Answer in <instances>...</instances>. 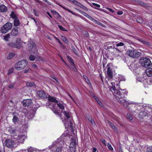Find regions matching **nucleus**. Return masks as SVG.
<instances>
[{"mask_svg":"<svg viewBox=\"0 0 152 152\" xmlns=\"http://www.w3.org/2000/svg\"><path fill=\"white\" fill-rule=\"evenodd\" d=\"M13 114L14 115V116L12 119V121L14 124H16L18 121L19 119L18 117L14 115V113H13Z\"/></svg>","mask_w":152,"mask_h":152,"instance_id":"24","label":"nucleus"},{"mask_svg":"<svg viewBox=\"0 0 152 152\" xmlns=\"http://www.w3.org/2000/svg\"><path fill=\"white\" fill-rule=\"evenodd\" d=\"M76 142L75 143H74V144L72 146V147H76Z\"/></svg>","mask_w":152,"mask_h":152,"instance_id":"61","label":"nucleus"},{"mask_svg":"<svg viewBox=\"0 0 152 152\" xmlns=\"http://www.w3.org/2000/svg\"><path fill=\"white\" fill-rule=\"evenodd\" d=\"M63 113L65 116L67 118V119H69L70 118V114L68 112L64 111L63 112ZM63 121L64 123L65 128H68L72 126V123L70 121H69V123L67 119H64V120H63Z\"/></svg>","mask_w":152,"mask_h":152,"instance_id":"6","label":"nucleus"},{"mask_svg":"<svg viewBox=\"0 0 152 152\" xmlns=\"http://www.w3.org/2000/svg\"><path fill=\"white\" fill-rule=\"evenodd\" d=\"M37 95L40 98H45L47 97V95L45 92L42 90H40L38 91L37 92Z\"/></svg>","mask_w":152,"mask_h":152,"instance_id":"16","label":"nucleus"},{"mask_svg":"<svg viewBox=\"0 0 152 152\" xmlns=\"http://www.w3.org/2000/svg\"><path fill=\"white\" fill-rule=\"evenodd\" d=\"M15 56V54L12 53H10L7 56V58L8 59H11L12 58Z\"/></svg>","mask_w":152,"mask_h":152,"instance_id":"30","label":"nucleus"},{"mask_svg":"<svg viewBox=\"0 0 152 152\" xmlns=\"http://www.w3.org/2000/svg\"><path fill=\"white\" fill-rule=\"evenodd\" d=\"M129 56L132 58H136L139 57L141 55V53L136 50H129L127 51Z\"/></svg>","mask_w":152,"mask_h":152,"instance_id":"9","label":"nucleus"},{"mask_svg":"<svg viewBox=\"0 0 152 152\" xmlns=\"http://www.w3.org/2000/svg\"><path fill=\"white\" fill-rule=\"evenodd\" d=\"M85 81H86V82L88 84H89L90 82H89V80L88 78L86 79V78H85Z\"/></svg>","mask_w":152,"mask_h":152,"instance_id":"53","label":"nucleus"},{"mask_svg":"<svg viewBox=\"0 0 152 152\" xmlns=\"http://www.w3.org/2000/svg\"><path fill=\"white\" fill-rule=\"evenodd\" d=\"M58 27L61 30L63 31H66V30L63 26L60 25H58Z\"/></svg>","mask_w":152,"mask_h":152,"instance_id":"43","label":"nucleus"},{"mask_svg":"<svg viewBox=\"0 0 152 152\" xmlns=\"http://www.w3.org/2000/svg\"><path fill=\"white\" fill-rule=\"evenodd\" d=\"M29 45H30L29 47V49L31 52L36 53L37 52V50L36 46V44L33 42L32 43H29Z\"/></svg>","mask_w":152,"mask_h":152,"instance_id":"12","label":"nucleus"},{"mask_svg":"<svg viewBox=\"0 0 152 152\" xmlns=\"http://www.w3.org/2000/svg\"><path fill=\"white\" fill-rule=\"evenodd\" d=\"M145 73L146 75L148 76H152V68H148L145 71Z\"/></svg>","mask_w":152,"mask_h":152,"instance_id":"19","label":"nucleus"},{"mask_svg":"<svg viewBox=\"0 0 152 152\" xmlns=\"http://www.w3.org/2000/svg\"><path fill=\"white\" fill-rule=\"evenodd\" d=\"M61 38L66 43H67L68 42V41L66 39V37L63 36H61Z\"/></svg>","mask_w":152,"mask_h":152,"instance_id":"34","label":"nucleus"},{"mask_svg":"<svg viewBox=\"0 0 152 152\" xmlns=\"http://www.w3.org/2000/svg\"><path fill=\"white\" fill-rule=\"evenodd\" d=\"M59 144H60L64 148H67V145L66 143L61 141L58 142V141H57L54 142L53 144L49 146V148L51 150L52 152H61L62 151V147H58L55 150H53L55 148H56V147L59 145Z\"/></svg>","mask_w":152,"mask_h":152,"instance_id":"2","label":"nucleus"},{"mask_svg":"<svg viewBox=\"0 0 152 152\" xmlns=\"http://www.w3.org/2000/svg\"><path fill=\"white\" fill-rule=\"evenodd\" d=\"M140 62L142 66L145 68L152 66V64L149 58L145 57L142 58H140Z\"/></svg>","mask_w":152,"mask_h":152,"instance_id":"5","label":"nucleus"},{"mask_svg":"<svg viewBox=\"0 0 152 152\" xmlns=\"http://www.w3.org/2000/svg\"><path fill=\"white\" fill-rule=\"evenodd\" d=\"M11 23L8 22L4 24L1 28V32L4 34L6 33L10 30L12 26Z\"/></svg>","mask_w":152,"mask_h":152,"instance_id":"8","label":"nucleus"},{"mask_svg":"<svg viewBox=\"0 0 152 152\" xmlns=\"http://www.w3.org/2000/svg\"><path fill=\"white\" fill-rule=\"evenodd\" d=\"M33 11H34V13H35V15L37 16H38V15L37 14V12H36V10L35 9H34L33 10Z\"/></svg>","mask_w":152,"mask_h":152,"instance_id":"54","label":"nucleus"},{"mask_svg":"<svg viewBox=\"0 0 152 152\" xmlns=\"http://www.w3.org/2000/svg\"><path fill=\"white\" fill-rule=\"evenodd\" d=\"M109 65V64H108L107 66V72L106 74V79L108 85L110 83L112 85L111 87L110 88V90L112 92L115 98L120 103L124 105L134 103L132 102H129V100H127L124 97L123 95L121 94L120 92L118 91V90L120 88L119 85V82L118 80H113L112 68Z\"/></svg>","mask_w":152,"mask_h":152,"instance_id":"1","label":"nucleus"},{"mask_svg":"<svg viewBox=\"0 0 152 152\" xmlns=\"http://www.w3.org/2000/svg\"><path fill=\"white\" fill-rule=\"evenodd\" d=\"M90 94L91 95L92 97L97 102L99 105L101 106H103L102 103L99 100L98 98L94 95L93 93H90Z\"/></svg>","mask_w":152,"mask_h":152,"instance_id":"18","label":"nucleus"},{"mask_svg":"<svg viewBox=\"0 0 152 152\" xmlns=\"http://www.w3.org/2000/svg\"><path fill=\"white\" fill-rule=\"evenodd\" d=\"M9 45L11 47H15L18 49L20 48L21 46V42L19 39L17 40L16 42L14 44L12 43H9Z\"/></svg>","mask_w":152,"mask_h":152,"instance_id":"14","label":"nucleus"},{"mask_svg":"<svg viewBox=\"0 0 152 152\" xmlns=\"http://www.w3.org/2000/svg\"><path fill=\"white\" fill-rule=\"evenodd\" d=\"M123 12L121 11H119L117 12V14L118 15H122L123 14Z\"/></svg>","mask_w":152,"mask_h":152,"instance_id":"51","label":"nucleus"},{"mask_svg":"<svg viewBox=\"0 0 152 152\" xmlns=\"http://www.w3.org/2000/svg\"><path fill=\"white\" fill-rule=\"evenodd\" d=\"M101 140L102 142L104 145L105 146H106L107 145L106 142L104 140L102 139Z\"/></svg>","mask_w":152,"mask_h":152,"instance_id":"45","label":"nucleus"},{"mask_svg":"<svg viewBox=\"0 0 152 152\" xmlns=\"http://www.w3.org/2000/svg\"><path fill=\"white\" fill-rule=\"evenodd\" d=\"M5 144L7 147L11 148L14 147V146L16 144L15 143V140L13 137L12 139L6 140L5 141Z\"/></svg>","mask_w":152,"mask_h":152,"instance_id":"10","label":"nucleus"},{"mask_svg":"<svg viewBox=\"0 0 152 152\" xmlns=\"http://www.w3.org/2000/svg\"><path fill=\"white\" fill-rule=\"evenodd\" d=\"M127 117L130 120H131L133 119L132 116L130 113H128L127 114Z\"/></svg>","mask_w":152,"mask_h":152,"instance_id":"39","label":"nucleus"},{"mask_svg":"<svg viewBox=\"0 0 152 152\" xmlns=\"http://www.w3.org/2000/svg\"><path fill=\"white\" fill-rule=\"evenodd\" d=\"M26 85L27 87H32L35 86V84L31 82H27L26 83Z\"/></svg>","mask_w":152,"mask_h":152,"instance_id":"27","label":"nucleus"},{"mask_svg":"<svg viewBox=\"0 0 152 152\" xmlns=\"http://www.w3.org/2000/svg\"><path fill=\"white\" fill-rule=\"evenodd\" d=\"M14 25L15 26H18L20 24V22L18 19L17 18H15L14 20Z\"/></svg>","mask_w":152,"mask_h":152,"instance_id":"28","label":"nucleus"},{"mask_svg":"<svg viewBox=\"0 0 152 152\" xmlns=\"http://www.w3.org/2000/svg\"><path fill=\"white\" fill-rule=\"evenodd\" d=\"M68 1L70 2H72L74 4H76L77 5H79V4H80L81 6H83L81 4H80V3H78L77 1H75V0H68Z\"/></svg>","mask_w":152,"mask_h":152,"instance_id":"35","label":"nucleus"},{"mask_svg":"<svg viewBox=\"0 0 152 152\" xmlns=\"http://www.w3.org/2000/svg\"><path fill=\"white\" fill-rule=\"evenodd\" d=\"M4 40L5 41H8L10 39V35L9 34H7L4 37Z\"/></svg>","mask_w":152,"mask_h":152,"instance_id":"25","label":"nucleus"},{"mask_svg":"<svg viewBox=\"0 0 152 152\" xmlns=\"http://www.w3.org/2000/svg\"><path fill=\"white\" fill-rule=\"evenodd\" d=\"M57 105L61 109H63L64 108V106L62 104L58 103L57 104Z\"/></svg>","mask_w":152,"mask_h":152,"instance_id":"36","label":"nucleus"},{"mask_svg":"<svg viewBox=\"0 0 152 152\" xmlns=\"http://www.w3.org/2000/svg\"><path fill=\"white\" fill-rule=\"evenodd\" d=\"M52 77L53 78V79H54V80H55L56 81V82H58V80H57V79L54 76H52Z\"/></svg>","mask_w":152,"mask_h":152,"instance_id":"55","label":"nucleus"},{"mask_svg":"<svg viewBox=\"0 0 152 152\" xmlns=\"http://www.w3.org/2000/svg\"><path fill=\"white\" fill-rule=\"evenodd\" d=\"M87 118L92 125H94L95 124V123L94 122V121L92 120L91 116H88L87 117Z\"/></svg>","mask_w":152,"mask_h":152,"instance_id":"31","label":"nucleus"},{"mask_svg":"<svg viewBox=\"0 0 152 152\" xmlns=\"http://www.w3.org/2000/svg\"><path fill=\"white\" fill-rule=\"evenodd\" d=\"M141 104H140V103H136V105H137L138 106H140Z\"/></svg>","mask_w":152,"mask_h":152,"instance_id":"62","label":"nucleus"},{"mask_svg":"<svg viewBox=\"0 0 152 152\" xmlns=\"http://www.w3.org/2000/svg\"><path fill=\"white\" fill-rule=\"evenodd\" d=\"M61 60H62V61L64 63H65L67 65L65 61H64V59L62 58V57H61Z\"/></svg>","mask_w":152,"mask_h":152,"instance_id":"59","label":"nucleus"},{"mask_svg":"<svg viewBox=\"0 0 152 152\" xmlns=\"http://www.w3.org/2000/svg\"><path fill=\"white\" fill-rule=\"evenodd\" d=\"M13 86L12 85H10L8 86V88H13Z\"/></svg>","mask_w":152,"mask_h":152,"instance_id":"56","label":"nucleus"},{"mask_svg":"<svg viewBox=\"0 0 152 152\" xmlns=\"http://www.w3.org/2000/svg\"><path fill=\"white\" fill-rule=\"evenodd\" d=\"M18 33V29H14L12 30L11 32V34L14 36H15Z\"/></svg>","mask_w":152,"mask_h":152,"instance_id":"26","label":"nucleus"},{"mask_svg":"<svg viewBox=\"0 0 152 152\" xmlns=\"http://www.w3.org/2000/svg\"><path fill=\"white\" fill-rule=\"evenodd\" d=\"M65 133H64V134H63L61 135V138H63V137H64V136H65Z\"/></svg>","mask_w":152,"mask_h":152,"instance_id":"63","label":"nucleus"},{"mask_svg":"<svg viewBox=\"0 0 152 152\" xmlns=\"http://www.w3.org/2000/svg\"><path fill=\"white\" fill-rule=\"evenodd\" d=\"M28 62L26 60H23L17 62L14 67L17 70H21L24 68L27 65Z\"/></svg>","mask_w":152,"mask_h":152,"instance_id":"3","label":"nucleus"},{"mask_svg":"<svg viewBox=\"0 0 152 152\" xmlns=\"http://www.w3.org/2000/svg\"><path fill=\"white\" fill-rule=\"evenodd\" d=\"M107 146L109 149L111 151L113 150V148H112L111 145L109 143H108L107 145Z\"/></svg>","mask_w":152,"mask_h":152,"instance_id":"37","label":"nucleus"},{"mask_svg":"<svg viewBox=\"0 0 152 152\" xmlns=\"http://www.w3.org/2000/svg\"><path fill=\"white\" fill-rule=\"evenodd\" d=\"M31 66L32 67H33V68L35 69L37 68V65L34 64H31Z\"/></svg>","mask_w":152,"mask_h":152,"instance_id":"48","label":"nucleus"},{"mask_svg":"<svg viewBox=\"0 0 152 152\" xmlns=\"http://www.w3.org/2000/svg\"><path fill=\"white\" fill-rule=\"evenodd\" d=\"M55 17L56 18H59L61 17V16L57 12L55 15H54Z\"/></svg>","mask_w":152,"mask_h":152,"instance_id":"40","label":"nucleus"},{"mask_svg":"<svg viewBox=\"0 0 152 152\" xmlns=\"http://www.w3.org/2000/svg\"><path fill=\"white\" fill-rule=\"evenodd\" d=\"M107 9L112 13H113L114 12V11L113 10L109 8H107Z\"/></svg>","mask_w":152,"mask_h":152,"instance_id":"52","label":"nucleus"},{"mask_svg":"<svg viewBox=\"0 0 152 152\" xmlns=\"http://www.w3.org/2000/svg\"><path fill=\"white\" fill-rule=\"evenodd\" d=\"M97 150L96 148H93V150L92 152H96Z\"/></svg>","mask_w":152,"mask_h":152,"instance_id":"58","label":"nucleus"},{"mask_svg":"<svg viewBox=\"0 0 152 152\" xmlns=\"http://www.w3.org/2000/svg\"><path fill=\"white\" fill-rule=\"evenodd\" d=\"M76 143V141L75 139H72V140L71 142L70 143L69 146L70 151L71 152H75L76 151V147H72V146L74 144V143Z\"/></svg>","mask_w":152,"mask_h":152,"instance_id":"17","label":"nucleus"},{"mask_svg":"<svg viewBox=\"0 0 152 152\" xmlns=\"http://www.w3.org/2000/svg\"><path fill=\"white\" fill-rule=\"evenodd\" d=\"M92 4L94 5L95 6L98 7H100V5L99 4H97L96 3H92Z\"/></svg>","mask_w":152,"mask_h":152,"instance_id":"47","label":"nucleus"},{"mask_svg":"<svg viewBox=\"0 0 152 152\" xmlns=\"http://www.w3.org/2000/svg\"><path fill=\"white\" fill-rule=\"evenodd\" d=\"M143 5L144 6L147 7L148 6V5H147V4L145 3H142Z\"/></svg>","mask_w":152,"mask_h":152,"instance_id":"57","label":"nucleus"},{"mask_svg":"<svg viewBox=\"0 0 152 152\" xmlns=\"http://www.w3.org/2000/svg\"><path fill=\"white\" fill-rule=\"evenodd\" d=\"M51 12L54 15H55L56 14L57 12L56 11L54 10H51Z\"/></svg>","mask_w":152,"mask_h":152,"instance_id":"50","label":"nucleus"},{"mask_svg":"<svg viewBox=\"0 0 152 152\" xmlns=\"http://www.w3.org/2000/svg\"><path fill=\"white\" fill-rule=\"evenodd\" d=\"M13 70H14V69L13 68H12L11 69H9L8 71V75L10 74L11 73L13 72Z\"/></svg>","mask_w":152,"mask_h":152,"instance_id":"44","label":"nucleus"},{"mask_svg":"<svg viewBox=\"0 0 152 152\" xmlns=\"http://www.w3.org/2000/svg\"><path fill=\"white\" fill-rule=\"evenodd\" d=\"M136 80L137 81L141 83H143L146 81V79L143 77H137Z\"/></svg>","mask_w":152,"mask_h":152,"instance_id":"22","label":"nucleus"},{"mask_svg":"<svg viewBox=\"0 0 152 152\" xmlns=\"http://www.w3.org/2000/svg\"><path fill=\"white\" fill-rule=\"evenodd\" d=\"M22 103L23 106L28 107L31 105L32 103V101L31 99H24L22 102Z\"/></svg>","mask_w":152,"mask_h":152,"instance_id":"15","label":"nucleus"},{"mask_svg":"<svg viewBox=\"0 0 152 152\" xmlns=\"http://www.w3.org/2000/svg\"><path fill=\"white\" fill-rule=\"evenodd\" d=\"M26 137L25 135L23 133L18 135H15L13 137L15 143L16 144H18L19 143L23 142Z\"/></svg>","mask_w":152,"mask_h":152,"instance_id":"7","label":"nucleus"},{"mask_svg":"<svg viewBox=\"0 0 152 152\" xmlns=\"http://www.w3.org/2000/svg\"><path fill=\"white\" fill-rule=\"evenodd\" d=\"M139 41H140V42H141L143 44H148V42H147L146 41H144L142 39H140Z\"/></svg>","mask_w":152,"mask_h":152,"instance_id":"42","label":"nucleus"},{"mask_svg":"<svg viewBox=\"0 0 152 152\" xmlns=\"http://www.w3.org/2000/svg\"><path fill=\"white\" fill-rule=\"evenodd\" d=\"M47 13L49 16L51 18H52V16H51V15L48 12H47Z\"/></svg>","mask_w":152,"mask_h":152,"instance_id":"60","label":"nucleus"},{"mask_svg":"<svg viewBox=\"0 0 152 152\" xmlns=\"http://www.w3.org/2000/svg\"><path fill=\"white\" fill-rule=\"evenodd\" d=\"M31 72V69L30 68H26L24 71V73H28Z\"/></svg>","mask_w":152,"mask_h":152,"instance_id":"33","label":"nucleus"},{"mask_svg":"<svg viewBox=\"0 0 152 152\" xmlns=\"http://www.w3.org/2000/svg\"><path fill=\"white\" fill-rule=\"evenodd\" d=\"M107 123L109 125L112 129H113L115 130H116V129L113 124L110 121H108Z\"/></svg>","mask_w":152,"mask_h":152,"instance_id":"29","label":"nucleus"},{"mask_svg":"<svg viewBox=\"0 0 152 152\" xmlns=\"http://www.w3.org/2000/svg\"><path fill=\"white\" fill-rule=\"evenodd\" d=\"M124 44L122 42L117 43L115 46V52L117 53H121L122 52V49L124 48Z\"/></svg>","mask_w":152,"mask_h":152,"instance_id":"11","label":"nucleus"},{"mask_svg":"<svg viewBox=\"0 0 152 152\" xmlns=\"http://www.w3.org/2000/svg\"><path fill=\"white\" fill-rule=\"evenodd\" d=\"M7 10V8L4 5L2 4L0 6V11L2 12H6Z\"/></svg>","mask_w":152,"mask_h":152,"instance_id":"21","label":"nucleus"},{"mask_svg":"<svg viewBox=\"0 0 152 152\" xmlns=\"http://www.w3.org/2000/svg\"><path fill=\"white\" fill-rule=\"evenodd\" d=\"M136 20L139 23H142V19L140 16H138L136 19Z\"/></svg>","mask_w":152,"mask_h":152,"instance_id":"32","label":"nucleus"},{"mask_svg":"<svg viewBox=\"0 0 152 152\" xmlns=\"http://www.w3.org/2000/svg\"><path fill=\"white\" fill-rule=\"evenodd\" d=\"M83 15L93 21L94 22L96 21L94 19L86 13H84Z\"/></svg>","mask_w":152,"mask_h":152,"instance_id":"23","label":"nucleus"},{"mask_svg":"<svg viewBox=\"0 0 152 152\" xmlns=\"http://www.w3.org/2000/svg\"><path fill=\"white\" fill-rule=\"evenodd\" d=\"M63 7V8L65 9L66 10H68V11L70 12V13H72V14H73V15H75V13H74L72 11H70V10H69L68 9H67L65 8L64 7Z\"/></svg>","mask_w":152,"mask_h":152,"instance_id":"49","label":"nucleus"},{"mask_svg":"<svg viewBox=\"0 0 152 152\" xmlns=\"http://www.w3.org/2000/svg\"><path fill=\"white\" fill-rule=\"evenodd\" d=\"M11 16L12 18L14 19L15 18H16V15L15 14L14 12H12L11 14Z\"/></svg>","mask_w":152,"mask_h":152,"instance_id":"38","label":"nucleus"},{"mask_svg":"<svg viewBox=\"0 0 152 152\" xmlns=\"http://www.w3.org/2000/svg\"><path fill=\"white\" fill-rule=\"evenodd\" d=\"M148 109H149L148 107H146L145 108V110L147 111ZM137 113V114L139 115V117L140 118H142L143 117L146 116L148 115V113L146 112L145 111H141L139 112H137L138 110H136Z\"/></svg>","mask_w":152,"mask_h":152,"instance_id":"13","label":"nucleus"},{"mask_svg":"<svg viewBox=\"0 0 152 152\" xmlns=\"http://www.w3.org/2000/svg\"><path fill=\"white\" fill-rule=\"evenodd\" d=\"M10 131L11 132V134H13L15 132V130L14 129H10Z\"/></svg>","mask_w":152,"mask_h":152,"instance_id":"46","label":"nucleus"},{"mask_svg":"<svg viewBox=\"0 0 152 152\" xmlns=\"http://www.w3.org/2000/svg\"><path fill=\"white\" fill-rule=\"evenodd\" d=\"M29 58V59L31 61H33L34 60L35 58L34 56L32 55H31L30 56Z\"/></svg>","mask_w":152,"mask_h":152,"instance_id":"41","label":"nucleus"},{"mask_svg":"<svg viewBox=\"0 0 152 152\" xmlns=\"http://www.w3.org/2000/svg\"><path fill=\"white\" fill-rule=\"evenodd\" d=\"M48 99L50 101L54 102V103H51L50 104V105H51L53 107L52 110L53 113L56 115H59V112L58 110L56 109L55 107L56 104H55V103H58L57 100L54 97L49 96L48 97Z\"/></svg>","mask_w":152,"mask_h":152,"instance_id":"4","label":"nucleus"},{"mask_svg":"<svg viewBox=\"0 0 152 152\" xmlns=\"http://www.w3.org/2000/svg\"><path fill=\"white\" fill-rule=\"evenodd\" d=\"M83 77H84V78H85H85H86V79L88 78L86 76H83Z\"/></svg>","mask_w":152,"mask_h":152,"instance_id":"64","label":"nucleus"},{"mask_svg":"<svg viewBox=\"0 0 152 152\" xmlns=\"http://www.w3.org/2000/svg\"><path fill=\"white\" fill-rule=\"evenodd\" d=\"M67 58L71 65L72 66L74 67H75V64L73 62V60L72 58L69 56H67Z\"/></svg>","mask_w":152,"mask_h":152,"instance_id":"20","label":"nucleus"}]
</instances>
